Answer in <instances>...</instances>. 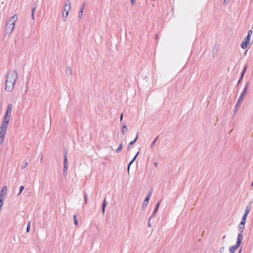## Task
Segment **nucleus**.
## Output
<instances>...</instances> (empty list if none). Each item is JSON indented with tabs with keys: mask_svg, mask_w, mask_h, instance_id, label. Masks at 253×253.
I'll use <instances>...</instances> for the list:
<instances>
[{
	"mask_svg": "<svg viewBox=\"0 0 253 253\" xmlns=\"http://www.w3.org/2000/svg\"><path fill=\"white\" fill-rule=\"evenodd\" d=\"M241 242L240 234H230L226 240V243L220 249L221 253H234L238 248Z\"/></svg>",
	"mask_w": 253,
	"mask_h": 253,
	"instance_id": "obj_1",
	"label": "nucleus"
},
{
	"mask_svg": "<svg viewBox=\"0 0 253 253\" xmlns=\"http://www.w3.org/2000/svg\"><path fill=\"white\" fill-rule=\"evenodd\" d=\"M11 106H8L5 115L3 118L2 122L0 128V144H1L4 139L6 133L7 128L9 122L11 115Z\"/></svg>",
	"mask_w": 253,
	"mask_h": 253,
	"instance_id": "obj_2",
	"label": "nucleus"
},
{
	"mask_svg": "<svg viewBox=\"0 0 253 253\" xmlns=\"http://www.w3.org/2000/svg\"><path fill=\"white\" fill-rule=\"evenodd\" d=\"M17 78V73L15 71H10L8 73L5 80L6 91L11 92L13 90Z\"/></svg>",
	"mask_w": 253,
	"mask_h": 253,
	"instance_id": "obj_3",
	"label": "nucleus"
},
{
	"mask_svg": "<svg viewBox=\"0 0 253 253\" xmlns=\"http://www.w3.org/2000/svg\"><path fill=\"white\" fill-rule=\"evenodd\" d=\"M17 20V16L16 15L11 17L7 20L4 29V33L6 36H9L12 34Z\"/></svg>",
	"mask_w": 253,
	"mask_h": 253,
	"instance_id": "obj_4",
	"label": "nucleus"
},
{
	"mask_svg": "<svg viewBox=\"0 0 253 253\" xmlns=\"http://www.w3.org/2000/svg\"><path fill=\"white\" fill-rule=\"evenodd\" d=\"M253 33V31L249 30L248 32L247 36L243 40L241 44V47L243 49H246L250 47L251 44V40Z\"/></svg>",
	"mask_w": 253,
	"mask_h": 253,
	"instance_id": "obj_5",
	"label": "nucleus"
},
{
	"mask_svg": "<svg viewBox=\"0 0 253 253\" xmlns=\"http://www.w3.org/2000/svg\"><path fill=\"white\" fill-rule=\"evenodd\" d=\"M172 63V59L171 56L169 54H167L164 60V66L166 67H169L171 65Z\"/></svg>",
	"mask_w": 253,
	"mask_h": 253,
	"instance_id": "obj_6",
	"label": "nucleus"
},
{
	"mask_svg": "<svg viewBox=\"0 0 253 253\" xmlns=\"http://www.w3.org/2000/svg\"><path fill=\"white\" fill-rule=\"evenodd\" d=\"M248 213H245L243 216L242 217V218L240 220V223L238 224V228L240 230V231L242 232H243L244 227H245V224L246 221V219L247 217Z\"/></svg>",
	"mask_w": 253,
	"mask_h": 253,
	"instance_id": "obj_7",
	"label": "nucleus"
},
{
	"mask_svg": "<svg viewBox=\"0 0 253 253\" xmlns=\"http://www.w3.org/2000/svg\"><path fill=\"white\" fill-rule=\"evenodd\" d=\"M71 4L70 3L66 4L65 5L64 12L63 13L64 16H68L69 12V11L71 9Z\"/></svg>",
	"mask_w": 253,
	"mask_h": 253,
	"instance_id": "obj_8",
	"label": "nucleus"
},
{
	"mask_svg": "<svg viewBox=\"0 0 253 253\" xmlns=\"http://www.w3.org/2000/svg\"><path fill=\"white\" fill-rule=\"evenodd\" d=\"M7 190V188L6 186H3L0 191V197H3L5 198V195L6 194Z\"/></svg>",
	"mask_w": 253,
	"mask_h": 253,
	"instance_id": "obj_9",
	"label": "nucleus"
},
{
	"mask_svg": "<svg viewBox=\"0 0 253 253\" xmlns=\"http://www.w3.org/2000/svg\"><path fill=\"white\" fill-rule=\"evenodd\" d=\"M149 199H150V197L149 196H147L145 198V200L144 201V202L142 204V207L143 208H145L147 206V205L148 203V202L149 201Z\"/></svg>",
	"mask_w": 253,
	"mask_h": 253,
	"instance_id": "obj_10",
	"label": "nucleus"
},
{
	"mask_svg": "<svg viewBox=\"0 0 253 253\" xmlns=\"http://www.w3.org/2000/svg\"><path fill=\"white\" fill-rule=\"evenodd\" d=\"M138 152H137L136 153V154L135 156L134 157V159H133V160H132V161L129 163V165L128 167V170H129L130 165H131L133 163V162L134 161V160H135V159H136V158L137 156L138 155Z\"/></svg>",
	"mask_w": 253,
	"mask_h": 253,
	"instance_id": "obj_11",
	"label": "nucleus"
},
{
	"mask_svg": "<svg viewBox=\"0 0 253 253\" xmlns=\"http://www.w3.org/2000/svg\"><path fill=\"white\" fill-rule=\"evenodd\" d=\"M122 147H123V145L121 144H120L119 147L116 149V152L117 153H119L122 150Z\"/></svg>",
	"mask_w": 253,
	"mask_h": 253,
	"instance_id": "obj_12",
	"label": "nucleus"
},
{
	"mask_svg": "<svg viewBox=\"0 0 253 253\" xmlns=\"http://www.w3.org/2000/svg\"><path fill=\"white\" fill-rule=\"evenodd\" d=\"M127 131V128L126 126H124L122 128V131L123 133H125Z\"/></svg>",
	"mask_w": 253,
	"mask_h": 253,
	"instance_id": "obj_13",
	"label": "nucleus"
},
{
	"mask_svg": "<svg viewBox=\"0 0 253 253\" xmlns=\"http://www.w3.org/2000/svg\"><path fill=\"white\" fill-rule=\"evenodd\" d=\"M67 73L70 75L71 73H72V70H71V68H68L67 69Z\"/></svg>",
	"mask_w": 253,
	"mask_h": 253,
	"instance_id": "obj_14",
	"label": "nucleus"
},
{
	"mask_svg": "<svg viewBox=\"0 0 253 253\" xmlns=\"http://www.w3.org/2000/svg\"><path fill=\"white\" fill-rule=\"evenodd\" d=\"M230 1V0H224V3L225 4H228Z\"/></svg>",
	"mask_w": 253,
	"mask_h": 253,
	"instance_id": "obj_15",
	"label": "nucleus"
},
{
	"mask_svg": "<svg viewBox=\"0 0 253 253\" xmlns=\"http://www.w3.org/2000/svg\"><path fill=\"white\" fill-rule=\"evenodd\" d=\"M30 224H28V226H27V231L28 232H30Z\"/></svg>",
	"mask_w": 253,
	"mask_h": 253,
	"instance_id": "obj_16",
	"label": "nucleus"
},
{
	"mask_svg": "<svg viewBox=\"0 0 253 253\" xmlns=\"http://www.w3.org/2000/svg\"><path fill=\"white\" fill-rule=\"evenodd\" d=\"M136 139H137V137H136V138H135V140H134L133 141L129 143V145H132V144H133L135 143V142L136 141Z\"/></svg>",
	"mask_w": 253,
	"mask_h": 253,
	"instance_id": "obj_17",
	"label": "nucleus"
},
{
	"mask_svg": "<svg viewBox=\"0 0 253 253\" xmlns=\"http://www.w3.org/2000/svg\"><path fill=\"white\" fill-rule=\"evenodd\" d=\"M24 189V187L23 186H21L20 187V192H21Z\"/></svg>",
	"mask_w": 253,
	"mask_h": 253,
	"instance_id": "obj_18",
	"label": "nucleus"
},
{
	"mask_svg": "<svg viewBox=\"0 0 253 253\" xmlns=\"http://www.w3.org/2000/svg\"><path fill=\"white\" fill-rule=\"evenodd\" d=\"M66 170H67V167L66 166H65V167H64V171H65Z\"/></svg>",
	"mask_w": 253,
	"mask_h": 253,
	"instance_id": "obj_19",
	"label": "nucleus"
},
{
	"mask_svg": "<svg viewBox=\"0 0 253 253\" xmlns=\"http://www.w3.org/2000/svg\"><path fill=\"white\" fill-rule=\"evenodd\" d=\"M134 1H135V0H131V3H134Z\"/></svg>",
	"mask_w": 253,
	"mask_h": 253,
	"instance_id": "obj_20",
	"label": "nucleus"
}]
</instances>
